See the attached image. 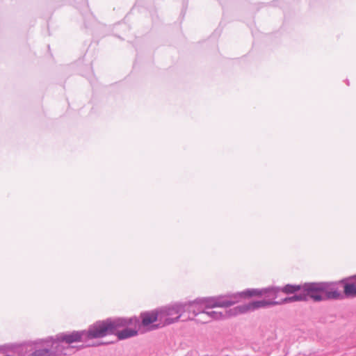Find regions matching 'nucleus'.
<instances>
[{"instance_id": "nucleus-15", "label": "nucleus", "mask_w": 356, "mask_h": 356, "mask_svg": "<svg viewBox=\"0 0 356 356\" xmlns=\"http://www.w3.org/2000/svg\"><path fill=\"white\" fill-rule=\"evenodd\" d=\"M303 289V284H286L281 288V292L286 294H291L296 292H300Z\"/></svg>"}, {"instance_id": "nucleus-7", "label": "nucleus", "mask_w": 356, "mask_h": 356, "mask_svg": "<svg viewBox=\"0 0 356 356\" xmlns=\"http://www.w3.org/2000/svg\"><path fill=\"white\" fill-rule=\"evenodd\" d=\"M41 342L44 343L49 348L51 356H63L67 354V351L69 348L63 344L64 341H61L59 339L58 334L55 338L49 337L45 339H41Z\"/></svg>"}, {"instance_id": "nucleus-13", "label": "nucleus", "mask_w": 356, "mask_h": 356, "mask_svg": "<svg viewBox=\"0 0 356 356\" xmlns=\"http://www.w3.org/2000/svg\"><path fill=\"white\" fill-rule=\"evenodd\" d=\"M280 292H281V287L270 286L263 288V296L268 300H275Z\"/></svg>"}, {"instance_id": "nucleus-6", "label": "nucleus", "mask_w": 356, "mask_h": 356, "mask_svg": "<svg viewBox=\"0 0 356 356\" xmlns=\"http://www.w3.org/2000/svg\"><path fill=\"white\" fill-rule=\"evenodd\" d=\"M280 305V302L277 300H268L266 299L261 300H254L248 303L238 305L232 309L230 313L232 314H245L248 312L254 311L257 309L262 307H268L270 306H274Z\"/></svg>"}, {"instance_id": "nucleus-10", "label": "nucleus", "mask_w": 356, "mask_h": 356, "mask_svg": "<svg viewBox=\"0 0 356 356\" xmlns=\"http://www.w3.org/2000/svg\"><path fill=\"white\" fill-rule=\"evenodd\" d=\"M340 283L343 286V293L346 297H356V275L341 280Z\"/></svg>"}, {"instance_id": "nucleus-5", "label": "nucleus", "mask_w": 356, "mask_h": 356, "mask_svg": "<svg viewBox=\"0 0 356 356\" xmlns=\"http://www.w3.org/2000/svg\"><path fill=\"white\" fill-rule=\"evenodd\" d=\"M160 312V323L153 325L154 329L170 325L179 321L184 314L183 302H175L159 309Z\"/></svg>"}, {"instance_id": "nucleus-2", "label": "nucleus", "mask_w": 356, "mask_h": 356, "mask_svg": "<svg viewBox=\"0 0 356 356\" xmlns=\"http://www.w3.org/2000/svg\"><path fill=\"white\" fill-rule=\"evenodd\" d=\"M229 302L226 300V297L218 296L197 298L193 301L183 302V305L184 306V313L192 314L193 316L200 314L203 317L206 309L213 307H229ZM191 318L192 317L188 315L186 319Z\"/></svg>"}, {"instance_id": "nucleus-16", "label": "nucleus", "mask_w": 356, "mask_h": 356, "mask_svg": "<svg viewBox=\"0 0 356 356\" xmlns=\"http://www.w3.org/2000/svg\"><path fill=\"white\" fill-rule=\"evenodd\" d=\"M40 341H41V340ZM40 343L42 344L44 348L35 350L30 355V356H51L49 351V348L47 347V346L44 343H42V342H40Z\"/></svg>"}, {"instance_id": "nucleus-9", "label": "nucleus", "mask_w": 356, "mask_h": 356, "mask_svg": "<svg viewBox=\"0 0 356 356\" xmlns=\"http://www.w3.org/2000/svg\"><path fill=\"white\" fill-rule=\"evenodd\" d=\"M232 309H225L224 312H218V311H208L206 309L204 315L202 319H199L200 321L202 323H208L211 320H220L225 319L228 317L234 316L237 314H232L230 311Z\"/></svg>"}, {"instance_id": "nucleus-17", "label": "nucleus", "mask_w": 356, "mask_h": 356, "mask_svg": "<svg viewBox=\"0 0 356 356\" xmlns=\"http://www.w3.org/2000/svg\"><path fill=\"white\" fill-rule=\"evenodd\" d=\"M346 83H347V85H349V81L348 80H346Z\"/></svg>"}, {"instance_id": "nucleus-12", "label": "nucleus", "mask_w": 356, "mask_h": 356, "mask_svg": "<svg viewBox=\"0 0 356 356\" xmlns=\"http://www.w3.org/2000/svg\"><path fill=\"white\" fill-rule=\"evenodd\" d=\"M138 332V329L124 327L122 330H118L115 334L120 340H123L137 335Z\"/></svg>"}, {"instance_id": "nucleus-8", "label": "nucleus", "mask_w": 356, "mask_h": 356, "mask_svg": "<svg viewBox=\"0 0 356 356\" xmlns=\"http://www.w3.org/2000/svg\"><path fill=\"white\" fill-rule=\"evenodd\" d=\"M224 296L226 297V300L229 302V307L243 298H248L253 296H263V289H247L241 292L227 294Z\"/></svg>"}, {"instance_id": "nucleus-14", "label": "nucleus", "mask_w": 356, "mask_h": 356, "mask_svg": "<svg viewBox=\"0 0 356 356\" xmlns=\"http://www.w3.org/2000/svg\"><path fill=\"white\" fill-rule=\"evenodd\" d=\"M296 301H306V298L305 294H303L302 290L298 293L294 294L293 296L291 297H286L280 300H278L277 302H280V305L287 303V302H296Z\"/></svg>"}, {"instance_id": "nucleus-18", "label": "nucleus", "mask_w": 356, "mask_h": 356, "mask_svg": "<svg viewBox=\"0 0 356 356\" xmlns=\"http://www.w3.org/2000/svg\"><path fill=\"white\" fill-rule=\"evenodd\" d=\"M6 356H12V355H6Z\"/></svg>"}, {"instance_id": "nucleus-4", "label": "nucleus", "mask_w": 356, "mask_h": 356, "mask_svg": "<svg viewBox=\"0 0 356 356\" xmlns=\"http://www.w3.org/2000/svg\"><path fill=\"white\" fill-rule=\"evenodd\" d=\"M102 330L104 337L108 335L115 334L120 328L131 326V327L140 329V321L136 316L131 318H108L105 320L100 321Z\"/></svg>"}, {"instance_id": "nucleus-3", "label": "nucleus", "mask_w": 356, "mask_h": 356, "mask_svg": "<svg viewBox=\"0 0 356 356\" xmlns=\"http://www.w3.org/2000/svg\"><path fill=\"white\" fill-rule=\"evenodd\" d=\"M58 335L59 339L68 345L75 342H87L89 339L104 337L100 321H97L90 325L87 330L63 332L58 334Z\"/></svg>"}, {"instance_id": "nucleus-1", "label": "nucleus", "mask_w": 356, "mask_h": 356, "mask_svg": "<svg viewBox=\"0 0 356 356\" xmlns=\"http://www.w3.org/2000/svg\"><path fill=\"white\" fill-rule=\"evenodd\" d=\"M302 291L306 301L309 298L314 302H321L329 300H341L343 298L334 282H305L303 284Z\"/></svg>"}, {"instance_id": "nucleus-11", "label": "nucleus", "mask_w": 356, "mask_h": 356, "mask_svg": "<svg viewBox=\"0 0 356 356\" xmlns=\"http://www.w3.org/2000/svg\"><path fill=\"white\" fill-rule=\"evenodd\" d=\"M141 322L140 326H148L154 322L160 323V312L159 310L152 312H145L140 314Z\"/></svg>"}]
</instances>
